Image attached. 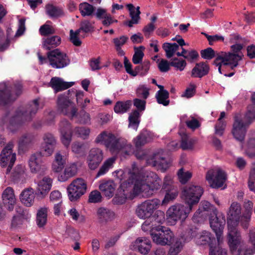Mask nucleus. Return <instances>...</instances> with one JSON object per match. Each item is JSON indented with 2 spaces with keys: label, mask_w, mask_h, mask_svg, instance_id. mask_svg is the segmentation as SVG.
Here are the masks:
<instances>
[{
  "label": "nucleus",
  "mask_w": 255,
  "mask_h": 255,
  "mask_svg": "<svg viewBox=\"0 0 255 255\" xmlns=\"http://www.w3.org/2000/svg\"><path fill=\"white\" fill-rule=\"evenodd\" d=\"M113 174L121 182V196L117 195L114 198L117 204H122L127 199H132L141 193L151 195L152 192L158 190L161 185V180L155 173L139 170L134 164L131 168L118 170Z\"/></svg>",
  "instance_id": "f257e3e1"
},
{
  "label": "nucleus",
  "mask_w": 255,
  "mask_h": 255,
  "mask_svg": "<svg viewBox=\"0 0 255 255\" xmlns=\"http://www.w3.org/2000/svg\"><path fill=\"white\" fill-rule=\"evenodd\" d=\"M203 193V189L198 185L185 187L182 192V198L188 206L180 204L170 206L166 213V220L170 225H174L178 220L184 221L188 216L192 206L197 204Z\"/></svg>",
  "instance_id": "f03ea898"
},
{
  "label": "nucleus",
  "mask_w": 255,
  "mask_h": 255,
  "mask_svg": "<svg viewBox=\"0 0 255 255\" xmlns=\"http://www.w3.org/2000/svg\"><path fill=\"white\" fill-rule=\"evenodd\" d=\"M95 141L104 144L113 153L121 152L123 156L129 155L132 153V147L128 143L126 139L118 138L113 134L103 131L96 138Z\"/></svg>",
  "instance_id": "7ed1b4c3"
},
{
  "label": "nucleus",
  "mask_w": 255,
  "mask_h": 255,
  "mask_svg": "<svg viewBox=\"0 0 255 255\" xmlns=\"http://www.w3.org/2000/svg\"><path fill=\"white\" fill-rule=\"evenodd\" d=\"M151 237L153 242L159 245H170L174 242L173 233L163 226L153 228L151 231Z\"/></svg>",
  "instance_id": "20e7f679"
},
{
  "label": "nucleus",
  "mask_w": 255,
  "mask_h": 255,
  "mask_svg": "<svg viewBox=\"0 0 255 255\" xmlns=\"http://www.w3.org/2000/svg\"><path fill=\"white\" fill-rule=\"evenodd\" d=\"M21 85L18 83L10 89L5 83L0 84V104L5 105L14 101L21 93Z\"/></svg>",
  "instance_id": "39448f33"
},
{
  "label": "nucleus",
  "mask_w": 255,
  "mask_h": 255,
  "mask_svg": "<svg viewBox=\"0 0 255 255\" xmlns=\"http://www.w3.org/2000/svg\"><path fill=\"white\" fill-rule=\"evenodd\" d=\"M160 204V201L156 198L146 200L137 206L136 214L140 219H146L150 218Z\"/></svg>",
  "instance_id": "423d86ee"
},
{
  "label": "nucleus",
  "mask_w": 255,
  "mask_h": 255,
  "mask_svg": "<svg viewBox=\"0 0 255 255\" xmlns=\"http://www.w3.org/2000/svg\"><path fill=\"white\" fill-rule=\"evenodd\" d=\"M241 60V56L238 55H235L230 52H221L217 55L214 64L218 67L219 72L222 73L221 66L222 65H229L232 69H234L238 66L239 61Z\"/></svg>",
  "instance_id": "0eeeda50"
},
{
  "label": "nucleus",
  "mask_w": 255,
  "mask_h": 255,
  "mask_svg": "<svg viewBox=\"0 0 255 255\" xmlns=\"http://www.w3.org/2000/svg\"><path fill=\"white\" fill-rule=\"evenodd\" d=\"M87 190V183L82 178L74 179L68 186L67 191L69 200L75 201L84 195Z\"/></svg>",
  "instance_id": "6e6552de"
},
{
  "label": "nucleus",
  "mask_w": 255,
  "mask_h": 255,
  "mask_svg": "<svg viewBox=\"0 0 255 255\" xmlns=\"http://www.w3.org/2000/svg\"><path fill=\"white\" fill-rule=\"evenodd\" d=\"M47 56L49 64L54 68H63L70 63V60L67 55L59 49H55L48 52Z\"/></svg>",
  "instance_id": "1a4fd4ad"
},
{
  "label": "nucleus",
  "mask_w": 255,
  "mask_h": 255,
  "mask_svg": "<svg viewBox=\"0 0 255 255\" xmlns=\"http://www.w3.org/2000/svg\"><path fill=\"white\" fill-rule=\"evenodd\" d=\"M253 120H250L246 118V115L243 119L240 114H238L235 116L232 133L237 140L242 141L244 139L247 125L250 124Z\"/></svg>",
  "instance_id": "9d476101"
},
{
  "label": "nucleus",
  "mask_w": 255,
  "mask_h": 255,
  "mask_svg": "<svg viewBox=\"0 0 255 255\" xmlns=\"http://www.w3.org/2000/svg\"><path fill=\"white\" fill-rule=\"evenodd\" d=\"M13 147V142H8L0 155V165L2 167H7L6 173L10 171L16 159V154L12 151Z\"/></svg>",
  "instance_id": "9b49d317"
},
{
  "label": "nucleus",
  "mask_w": 255,
  "mask_h": 255,
  "mask_svg": "<svg viewBox=\"0 0 255 255\" xmlns=\"http://www.w3.org/2000/svg\"><path fill=\"white\" fill-rule=\"evenodd\" d=\"M57 107L58 111L71 118H73L77 116V109L75 104L65 95H62L58 97Z\"/></svg>",
  "instance_id": "f8f14e48"
},
{
  "label": "nucleus",
  "mask_w": 255,
  "mask_h": 255,
  "mask_svg": "<svg viewBox=\"0 0 255 255\" xmlns=\"http://www.w3.org/2000/svg\"><path fill=\"white\" fill-rule=\"evenodd\" d=\"M210 187L213 188H219L223 186L226 180L225 173L220 169L209 170L206 176Z\"/></svg>",
  "instance_id": "ddd939ff"
},
{
  "label": "nucleus",
  "mask_w": 255,
  "mask_h": 255,
  "mask_svg": "<svg viewBox=\"0 0 255 255\" xmlns=\"http://www.w3.org/2000/svg\"><path fill=\"white\" fill-rule=\"evenodd\" d=\"M215 216H212L210 219V224L211 228L215 233L218 242H223V232L225 224V219L222 214H215Z\"/></svg>",
  "instance_id": "4468645a"
},
{
  "label": "nucleus",
  "mask_w": 255,
  "mask_h": 255,
  "mask_svg": "<svg viewBox=\"0 0 255 255\" xmlns=\"http://www.w3.org/2000/svg\"><path fill=\"white\" fill-rule=\"evenodd\" d=\"M147 163L156 167L158 170L164 172L168 167V164L163 155L162 150H159L154 153L147 159Z\"/></svg>",
  "instance_id": "2eb2a0df"
},
{
  "label": "nucleus",
  "mask_w": 255,
  "mask_h": 255,
  "mask_svg": "<svg viewBox=\"0 0 255 255\" xmlns=\"http://www.w3.org/2000/svg\"><path fill=\"white\" fill-rule=\"evenodd\" d=\"M241 206L237 202L231 204L227 213L228 226H238L239 222H241Z\"/></svg>",
  "instance_id": "dca6fc26"
},
{
  "label": "nucleus",
  "mask_w": 255,
  "mask_h": 255,
  "mask_svg": "<svg viewBox=\"0 0 255 255\" xmlns=\"http://www.w3.org/2000/svg\"><path fill=\"white\" fill-rule=\"evenodd\" d=\"M39 102L38 99L34 100L28 109V111L24 112L23 108H20L16 112V115L12 117L11 122H16L22 119L30 120L32 115H34L39 109Z\"/></svg>",
  "instance_id": "f3484780"
},
{
  "label": "nucleus",
  "mask_w": 255,
  "mask_h": 255,
  "mask_svg": "<svg viewBox=\"0 0 255 255\" xmlns=\"http://www.w3.org/2000/svg\"><path fill=\"white\" fill-rule=\"evenodd\" d=\"M237 226H228V233L227 240L231 252L237 250L241 246V236L240 232L237 229Z\"/></svg>",
  "instance_id": "a211bd4d"
},
{
  "label": "nucleus",
  "mask_w": 255,
  "mask_h": 255,
  "mask_svg": "<svg viewBox=\"0 0 255 255\" xmlns=\"http://www.w3.org/2000/svg\"><path fill=\"white\" fill-rule=\"evenodd\" d=\"M104 158L103 151L98 148H92L87 157L88 167L91 170H95L99 166Z\"/></svg>",
  "instance_id": "6ab92c4d"
},
{
  "label": "nucleus",
  "mask_w": 255,
  "mask_h": 255,
  "mask_svg": "<svg viewBox=\"0 0 255 255\" xmlns=\"http://www.w3.org/2000/svg\"><path fill=\"white\" fill-rule=\"evenodd\" d=\"M60 139L62 144L68 147L72 141V131L71 124L67 120L62 121L59 125Z\"/></svg>",
  "instance_id": "aec40b11"
},
{
  "label": "nucleus",
  "mask_w": 255,
  "mask_h": 255,
  "mask_svg": "<svg viewBox=\"0 0 255 255\" xmlns=\"http://www.w3.org/2000/svg\"><path fill=\"white\" fill-rule=\"evenodd\" d=\"M42 139L41 150L43 152L44 155L49 156L54 152L57 143L56 139L54 136L50 133H45Z\"/></svg>",
  "instance_id": "412c9836"
},
{
  "label": "nucleus",
  "mask_w": 255,
  "mask_h": 255,
  "mask_svg": "<svg viewBox=\"0 0 255 255\" xmlns=\"http://www.w3.org/2000/svg\"><path fill=\"white\" fill-rule=\"evenodd\" d=\"M41 152H36L32 154L28 160V166L32 173L41 174L46 169L45 166L42 164L41 157Z\"/></svg>",
  "instance_id": "4be33fe9"
},
{
  "label": "nucleus",
  "mask_w": 255,
  "mask_h": 255,
  "mask_svg": "<svg viewBox=\"0 0 255 255\" xmlns=\"http://www.w3.org/2000/svg\"><path fill=\"white\" fill-rule=\"evenodd\" d=\"M151 248V242L145 237H139L130 245L131 249L138 251L143 255L148 253Z\"/></svg>",
  "instance_id": "5701e85b"
},
{
  "label": "nucleus",
  "mask_w": 255,
  "mask_h": 255,
  "mask_svg": "<svg viewBox=\"0 0 255 255\" xmlns=\"http://www.w3.org/2000/svg\"><path fill=\"white\" fill-rule=\"evenodd\" d=\"M2 199L4 206L10 211L13 210L16 204V198L12 188L7 187L3 192Z\"/></svg>",
  "instance_id": "b1692460"
},
{
  "label": "nucleus",
  "mask_w": 255,
  "mask_h": 255,
  "mask_svg": "<svg viewBox=\"0 0 255 255\" xmlns=\"http://www.w3.org/2000/svg\"><path fill=\"white\" fill-rule=\"evenodd\" d=\"M78 171L77 163L72 162L68 164L65 167L63 172L58 176V180L60 182H65L69 178L75 176Z\"/></svg>",
  "instance_id": "393cba45"
},
{
  "label": "nucleus",
  "mask_w": 255,
  "mask_h": 255,
  "mask_svg": "<svg viewBox=\"0 0 255 255\" xmlns=\"http://www.w3.org/2000/svg\"><path fill=\"white\" fill-rule=\"evenodd\" d=\"M35 194L32 188L24 189L19 195L20 202L26 207H31L34 202Z\"/></svg>",
  "instance_id": "a878e982"
},
{
  "label": "nucleus",
  "mask_w": 255,
  "mask_h": 255,
  "mask_svg": "<svg viewBox=\"0 0 255 255\" xmlns=\"http://www.w3.org/2000/svg\"><path fill=\"white\" fill-rule=\"evenodd\" d=\"M52 179L48 177H44L37 183V191L38 195L41 197H44L51 188Z\"/></svg>",
  "instance_id": "bb28decb"
},
{
  "label": "nucleus",
  "mask_w": 255,
  "mask_h": 255,
  "mask_svg": "<svg viewBox=\"0 0 255 255\" xmlns=\"http://www.w3.org/2000/svg\"><path fill=\"white\" fill-rule=\"evenodd\" d=\"M66 163V158L58 151L54 155V158L51 164V169L54 173H60L64 169Z\"/></svg>",
  "instance_id": "cd10ccee"
},
{
  "label": "nucleus",
  "mask_w": 255,
  "mask_h": 255,
  "mask_svg": "<svg viewBox=\"0 0 255 255\" xmlns=\"http://www.w3.org/2000/svg\"><path fill=\"white\" fill-rule=\"evenodd\" d=\"M253 203L252 201H248L245 203V211L242 216L241 225L244 229H248L251 221V217L252 214Z\"/></svg>",
  "instance_id": "c85d7f7f"
},
{
  "label": "nucleus",
  "mask_w": 255,
  "mask_h": 255,
  "mask_svg": "<svg viewBox=\"0 0 255 255\" xmlns=\"http://www.w3.org/2000/svg\"><path fill=\"white\" fill-rule=\"evenodd\" d=\"M96 215L99 222L101 223L111 221L115 217V213L113 211L104 207L98 208Z\"/></svg>",
  "instance_id": "c756f323"
},
{
  "label": "nucleus",
  "mask_w": 255,
  "mask_h": 255,
  "mask_svg": "<svg viewBox=\"0 0 255 255\" xmlns=\"http://www.w3.org/2000/svg\"><path fill=\"white\" fill-rule=\"evenodd\" d=\"M209 71V66L204 62L197 63L191 71V76L194 78H201L207 75Z\"/></svg>",
  "instance_id": "7c9ffc66"
},
{
  "label": "nucleus",
  "mask_w": 255,
  "mask_h": 255,
  "mask_svg": "<svg viewBox=\"0 0 255 255\" xmlns=\"http://www.w3.org/2000/svg\"><path fill=\"white\" fill-rule=\"evenodd\" d=\"M50 84L51 87L55 90L56 92H58L71 87L73 85V83L64 82L59 78L53 77L51 79Z\"/></svg>",
  "instance_id": "2f4dec72"
},
{
  "label": "nucleus",
  "mask_w": 255,
  "mask_h": 255,
  "mask_svg": "<svg viewBox=\"0 0 255 255\" xmlns=\"http://www.w3.org/2000/svg\"><path fill=\"white\" fill-rule=\"evenodd\" d=\"M99 188L106 197L111 198L114 194L116 185L112 181H103L100 184Z\"/></svg>",
  "instance_id": "473e14b6"
},
{
  "label": "nucleus",
  "mask_w": 255,
  "mask_h": 255,
  "mask_svg": "<svg viewBox=\"0 0 255 255\" xmlns=\"http://www.w3.org/2000/svg\"><path fill=\"white\" fill-rule=\"evenodd\" d=\"M48 208L42 207L39 209L36 214V224L39 228H43L47 222Z\"/></svg>",
  "instance_id": "72a5a7b5"
},
{
  "label": "nucleus",
  "mask_w": 255,
  "mask_h": 255,
  "mask_svg": "<svg viewBox=\"0 0 255 255\" xmlns=\"http://www.w3.org/2000/svg\"><path fill=\"white\" fill-rule=\"evenodd\" d=\"M181 147L183 150L193 149L196 142V139L191 138L189 135L185 133L181 134Z\"/></svg>",
  "instance_id": "f704fd0d"
},
{
  "label": "nucleus",
  "mask_w": 255,
  "mask_h": 255,
  "mask_svg": "<svg viewBox=\"0 0 255 255\" xmlns=\"http://www.w3.org/2000/svg\"><path fill=\"white\" fill-rule=\"evenodd\" d=\"M61 43V38L58 36H52L44 39L43 47L47 50H50L58 46Z\"/></svg>",
  "instance_id": "c9c22d12"
},
{
  "label": "nucleus",
  "mask_w": 255,
  "mask_h": 255,
  "mask_svg": "<svg viewBox=\"0 0 255 255\" xmlns=\"http://www.w3.org/2000/svg\"><path fill=\"white\" fill-rule=\"evenodd\" d=\"M46 13L51 18H58L64 15L63 9L53 4H48L45 6Z\"/></svg>",
  "instance_id": "e433bc0d"
},
{
  "label": "nucleus",
  "mask_w": 255,
  "mask_h": 255,
  "mask_svg": "<svg viewBox=\"0 0 255 255\" xmlns=\"http://www.w3.org/2000/svg\"><path fill=\"white\" fill-rule=\"evenodd\" d=\"M128 39V37L125 35L113 39V42L119 55L121 56H124L125 52L122 50V47L127 42Z\"/></svg>",
  "instance_id": "4c0bfd02"
},
{
  "label": "nucleus",
  "mask_w": 255,
  "mask_h": 255,
  "mask_svg": "<svg viewBox=\"0 0 255 255\" xmlns=\"http://www.w3.org/2000/svg\"><path fill=\"white\" fill-rule=\"evenodd\" d=\"M116 158L112 157L106 160L99 169L96 177H98L106 174L111 168L113 167Z\"/></svg>",
  "instance_id": "58836bf2"
},
{
  "label": "nucleus",
  "mask_w": 255,
  "mask_h": 255,
  "mask_svg": "<svg viewBox=\"0 0 255 255\" xmlns=\"http://www.w3.org/2000/svg\"><path fill=\"white\" fill-rule=\"evenodd\" d=\"M140 114L137 110L131 112L128 117L129 125L128 127L137 130L140 123Z\"/></svg>",
  "instance_id": "ea45409f"
},
{
  "label": "nucleus",
  "mask_w": 255,
  "mask_h": 255,
  "mask_svg": "<svg viewBox=\"0 0 255 255\" xmlns=\"http://www.w3.org/2000/svg\"><path fill=\"white\" fill-rule=\"evenodd\" d=\"M169 95V92L167 90H159L155 95L157 103L164 106H168L170 102Z\"/></svg>",
  "instance_id": "a19ab883"
},
{
  "label": "nucleus",
  "mask_w": 255,
  "mask_h": 255,
  "mask_svg": "<svg viewBox=\"0 0 255 255\" xmlns=\"http://www.w3.org/2000/svg\"><path fill=\"white\" fill-rule=\"evenodd\" d=\"M178 179L182 184L186 183L192 177V173L183 168L179 169L177 173Z\"/></svg>",
  "instance_id": "79ce46f5"
},
{
  "label": "nucleus",
  "mask_w": 255,
  "mask_h": 255,
  "mask_svg": "<svg viewBox=\"0 0 255 255\" xmlns=\"http://www.w3.org/2000/svg\"><path fill=\"white\" fill-rule=\"evenodd\" d=\"M165 191H166V194L162 201V204H165L173 201L177 197L178 194L177 187H172V189L165 190Z\"/></svg>",
  "instance_id": "37998d69"
},
{
  "label": "nucleus",
  "mask_w": 255,
  "mask_h": 255,
  "mask_svg": "<svg viewBox=\"0 0 255 255\" xmlns=\"http://www.w3.org/2000/svg\"><path fill=\"white\" fill-rule=\"evenodd\" d=\"M144 47L140 46L138 47H134V53L132 56V61L134 64L141 63L144 57L143 51Z\"/></svg>",
  "instance_id": "c03bdc74"
},
{
  "label": "nucleus",
  "mask_w": 255,
  "mask_h": 255,
  "mask_svg": "<svg viewBox=\"0 0 255 255\" xmlns=\"http://www.w3.org/2000/svg\"><path fill=\"white\" fill-rule=\"evenodd\" d=\"M79 9L83 16L91 15L95 9V7L88 2H83L79 4Z\"/></svg>",
  "instance_id": "a18cd8bd"
},
{
  "label": "nucleus",
  "mask_w": 255,
  "mask_h": 255,
  "mask_svg": "<svg viewBox=\"0 0 255 255\" xmlns=\"http://www.w3.org/2000/svg\"><path fill=\"white\" fill-rule=\"evenodd\" d=\"M131 106V102L130 101L126 102H118L115 106L114 111L118 114H123L126 113Z\"/></svg>",
  "instance_id": "49530a36"
},
{
  "label": "nucleus",
  "mask_w": 255,
  "mask_h": 255,
  "mask_svg": "<svg viewBox=\"0 0 255 255\" xmlns=\"http://www.w3.org/2000/svg\"><path fill=\"white\" fill-rule=\"evenodd\" d=\"M222 243L221 242L220 243L218 242L217 245L216 244L214 245L211 243L210 244L209 255H227V251L221 246Z\"/></svg>",
  "instance_id": "de8ad7c7"
},
{
  "label": "nucleus",
  "mask_w": 255,
  "mask_h": 255,
  "mask_svg": "<svg viewBox=\"0 0 255 255\" xmlns=\"http://www.w3.org/2000/svg\"><path fill=\"white\" fill-rule=\"evenodd\" d=\"M162 47L166 52V57L168 58H170L173 56L175 52L178 49L179 46L175 43L173 44L164 43L163 44Z\"/></svg>",
  "instance_id": "09e8293b"
},
{
  "label": "nucleus",
  "mask_w": 255,
  "mask_h": 255,
  "mask_svg": "<svg viewBox=\"0 0 255 255\" xmlns=\"http://www.w3.org/2000/svg\"><path fill=\"white\" fill-rule=\"evenodd\" d=\"M150 218L155 227H161L159 225L162 224L165 221V214L163 212L158 210L154 215H151Z\"/></svg>",
  "instance_id": "8fccbe9b"
},
{
  "label": "nucleus",
  "mask_w": 255,
  "mask_h": 255,
  "mask_svg": "<svg viewBox=\"0 0 255 255\" xmlns=\"http://www.w3.org/2000/svg\"><path fill=\"white\" fill-rule=\"evenodd\" d=\"M94 30V22L85 20L81 22L80 28L78 32H83L84 33L91 32Z\"/></svg>",
  "instance_id": "3c124183"
},
{
  "label": "nucleus",
  "mask_w": 255,
  "mask_h": 255,
  "mask_svg": "<svg viewBox=\"0 0 255 255\" xmlns=\"http://www.w3.org/2000/svg\"><path fill=\"white\" fill-rule=\"evenodd\" d=\"M74 133L83 139L88 138L90 133V129L84 127H77L74 129Z\"/></svg>",
  "instance_id": "603ef678"
},
{
  "label": "nucleus",
  "mask_w": 255,
  "mask_h": 255,
  "mask_svg": "<svg viewBox=\"0 0 255 255\" xmlns=\"http://www.w3.org/2000/svg\"><path fill=\"white\" fill-rule=\"evenodd\" d=\"M214 240L215 241V239ZM213 239H212L211 234L208 232L204 231L198 238L196 242L199 245H205L209 243L210 246L211 243L213 244Z\"/></svg>",
  "instance_id": "864d4df0"
},
{
  "label": "nucleus",
  "mask_w": 255,
  "mask_h": 255,
  "mask_svg": "<svg viewBox=\"0 0 255 255\" xmlns=\"http://www.w3.org/2000/svg\"><path fill=\"white\" fill-rule=\"evenodd\" d=\"M233 255H253L255 253V250L251 248L241 246L233 252H231Z\"/></svg>",
  "instance_id": "5fc2aeb1"
},
{
  "label": "nucleus",
  "mask_w": 255,
  "mask_h": 255,
  "mask_svg": "<svg viewBox=\"0 0 255 255\" xmlns=\"http://www.w3.org/2000/svg\"><path fill=\"white\" fill-rule=\"evenodd\" d=\"M149 90L146 85H140L136 90V95L139 98L146 99L149 95Z\"/></svg>",
  "instance_id": "6e6d98bb"
},
{
  "label": "nucleus",
  "mask_w": 255,
  "mask_h": 255,
  "mask_svg": "<svg viewBox=\"0 0 255 255\" xmlns=\"http://www.w3.org/2000/svg\"><path fill=\"white\" fill-rule=\"evenodd\" d=\"M124 63L126 72L128 73L134 77L138 75V73L139 72V66H136L134 70H133L132 69V65L129 62L127 57H124Z\"/></svg>",
  "instance_id": "4d7b16f0"
},
{
  "label": "nucleus",
  "mask_w": 255,
  "mask_h": 255,
  "mask_svg": "<svg viewBox=\"0 0 255 255\" xmlns=\"http://www.w3.org/2000/svg\"><path fill=\"white\" fill-rule=\"evenodd\" d=\"M251 100L254 105L248 107V111L246 114V118L250 120H255V92L252 94Z\"/></svg>",
  "instance_id": "13d9d810"
},
{
  "label": "nucleus",
  "mask_w": 255,
  "mask_h": 255,
  "mask_svg": "<svg viewBox=\"0 0 255 255\" xmlns=\"http://www.w3.org/2000/svg\"><path fill=\"white\" fill-rule=\"evenodd\" d=\"M173 246L170 248L168 255H177L180 251L182 248V245L180 240L174 239Z\"/></svg>",
  "instance_id": "bf43d9fd"
},
{
  "label": "nucleus",
  "mask_w": 255,
  "mask_h": 255,
  "mask_svg": "<svg viewBox=\"0 0 255 255\" xmlns=\"http://www.w3.org/2000/svg\"><path fill=\"white\" fill-rule=\"evenodd\" d=\"M170 65L174 67L176 70L182 71L186 66L187 63L185 60L183 59L174 58L171 62Z\"/></svg>",
  "instance_id": "052dcab7"
},
{
  "label": "nucleus",
  "mask_w": 255,
  "mask_h": 255,
  "mask_svg": "<svg viewBox=\"0 0 255 255\" xmlns=\"http://www.w3.org/2000/svg\"><path fill=\"white\" fill-rule=\"evenodd\" d=\"M48 23H50V21H47L45 24L40 27L39 32L41 35L45 36L55 33L54 28L51 25L48 24Z\"/></svg>",
  "instance_id": "680f3d73"
},
{
  "label": "nucleus",
  "mask_w": 255,
  "mask_h": 255,
  "mask_svg": "<svg viewBox=\"0 0 255 255\" xmlns=\"http://www.w3.org/2000/svg\"><path fill=\"white\" fill-rule=\"evenodd\" d=\"M78 121L82 124H89L91 122V117L90 114L85 110H81L78 116Z\"/></svg>",
  "instance_id": "e2e57ef3"
},
{
  "label": "nucleus",
  "mask_w": 255,
  "mask_h": 255,
  "mask_svg": "<svg viewBox=\"0 0 255 255\" xmlns=\"http://www.w3.org/2000/svg\"><path fill=\"white\" fill-rule=\"evenodd\" d=\"M102 199L101 193L98 190H94L89 194L88 201L92 203H99L101 202Z\"/></svg>",
  "instance_id": "0e129e2a"
},
{
  "label": "nucleus",
  "mask_w": 255,
  "mask_h": 255,
  "mask_svg": "<svg viewBox=\"0 0 255 255\" xmlns=\"http://www.w3.org/2000/svg\"><path fill=\"white\" fill-rule=\"evenodd\" d=\"M136 148H139L147 143V137L145 134L141 133L133 139Z\"/></svg>",
  "instance_id": "69168bd1"
},
{
  "label": "nucleus",
  "mask_w": 255,
  "mask_h": 255,
  "mask_svg": "<svg viewBox=\"0 0 255 255\" xmlns=\"http://www.w3.org/2000/svg\"><path fill=\"white\" fill-rule=\"evenodd\" d=\"M185 123L187 127L192 130L198 128L201 126L199 121L192 116L190 117Z\"/></svg>",
  "instance_id": "338daca9"
},
{
  "label": "nucleus",
  "mask_w": 255,
  "mask_h": 255,
  "mask_svg": "<svg viewBox=\"0 0 255 255\" xmlns=\"http://www.w3.org/2000/svg\"><path fill=\"white\" fill-rule=\"evenodd\" d=\"M172 187H177L174 185L173 177L170 175H166L163 179L162 189L165 190L172 189Z\"/></svg>",
  "instance_id": "774afa93"
}]
</instances>
